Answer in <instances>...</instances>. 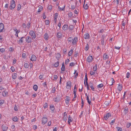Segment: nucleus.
<instances>
[{
	"label": "nucleus",
	"instance_id": "a878e982",
	"mask_svg": "<svg viewBox=\"0 0 131 131\" xmlns=\"http://www.w3.org/2000/svg\"><path fill=\"white\" fill-rule=\"evenodd\" d=\"M43 8L41 6H39V8L38 9V12H41V11L42 10Z\"/></svg>",
	"mask_w": 131,
	"mask_h": 131
},
{
	"label": "nucleus",
	"instance_id": "dca6fc26",
	"mask_svg": "<svg viewBox=\"0 0 131 131\" xmlns=\"http://www.w3.org/2000/svg\"><path fill=\"white\" fill-rule=\"evenodd\" d=\"M109 57L108 56L106 53L104 54L103 56V59L104 60H106Z\"/></svg>",
	"mask_w": 131,
	"mask_h": 131
},
{
	"label": "nucleus",
	"instance_id": "6ab92c4d",
	"mask_svg": "<svg viewBox=\"0 0 131 131\" xmlns=\"http://www.w3.org/2000/svg\"><path fill=\"white\" fill-rule=\"evenodd\" d=\"M60 100V99L59 97V96H57V97L54 99V101L57 102H58Z\"/></svg>",
	"mask_w": 131,
	"mask_h": 131
},
{
	"label": "nucleus",
	"instance_id": "412c9836",
	"mask_svg": "<svg viewBox=\"0 0 131 131\" xmlns=\"http://www.w3.org/2000/svg\"><path fill=\"white\" fill-rule=\"evenodd\" d=\"M110 102L111 101L110 100H107L104 103L107 106L109 105Z\"/></svg>",
	"mask_w": 131,
	"mask_h": 131
},
{
	"label": "nucleus",
	"instance_id": "4be33fe9",
	"mask_svg": "<svg viewBox=\"0 0 131 131\" xmlns=\"http://www.w3.org/2000/svg\"><path fill=\"white\" fill-rule=\"evenodd\" d=\"M88 78H87V74H85V79H84V83L85 84V81L86 82L88 81Z\"/></svg>",
	"mask_w": 131,
	"mask_h": 131
},
{
	"label": "nucleus",
	"instance_id": "cd10ccee",
	"mask_svg": "<svg viewBox=\"0 0 131 131\" xmlns=\"http://www.w3.org/2000/svg\"><path fill=\"white\" fill-rule=\"evenodd\" d=\"M7 93V92L6 90H5L2 92V95L4 96H5L6 95Z\"/></svg>",
	"mask_w": 131,
	"mask_h": 131
},
{
	"label": "nucleus",
	"instance_id": "8fccbe9b",
	"mask_svg": "<svg viewBox=\"0 0 131 131\" xmlns=\"http://www.w3.org/2000/svg\"><path fill=\"white\" fill-rule=\"evenodd\" d=\"M39 78L41 80H43V75H40L39 77Z\"/></svg>",
	"mask_w": 131,
	"mask_h": 131
},
{
	"label": "nucleus",
	"instance_id": "6e6d98bb",
	"mask_svg": "<svg viewBox=\"0 0 131 131\" xmlns=\"http://www.w3.org/2000/svg\"><path fill=\"white\" fill-rule=\"evenodd\" d=\"M105 38V35H102L101 37V40H104Z\"/></svg>",
	"mask_w": 131,
	"mask_h": 131
},
{
	"label": "nucleus",
	"instance_id": "b1692460",
	"mask_svg": "<svg viewBox=\"0 0 131 131\" xmlns=\"http://www.w3.org/2000/svg\"><path fill=\"white\" fill-rule=\"evenodd\" d=\"M86 100L89 103V104H90L91 103V100H89V95H88L86 97Z\"/></svg>",
	"mask_w": 131,
	"mask_h": 131
},
{
	"label": "nucleus",
	"instance_id": "f257e3e1",
	"mask_svg": "<svg viewBox=\"0 0 131 131\" xmlns=\"http://www.w3.org/2000/svg\"><path fill=\"white\" fill-rule=\"evenodd\" d=\"M10 4L9 8L11 10H12L15 8L16 6L15 1L14 0H12L10 2Z\"/></svg>",
	"mask_w": 131,
	"mask_h": 131
},
{
	"label": "nucleus",
	"instance_id": "49530a36",
	"mask_svg": "<svg viewBox=\"0 0 131 131\" xmlns=\"http://www.w3.org/2000/svg\"><path fill=\"white\" fill-rule=\"evenodd\" d=\"M73 40V39L71 37H69L68 38V41L70 42H71Z\"/></svg>",
	"mask_w": 131,
	"mask_h": 131
},
{
	"label": "nucleus",
	"instance_id": "f3484780",
	"mask_svg": "<svg viewBox=\"0 0 131 131\" xmlns=\"http://www.w3.org/2000/svg\"><path fill=\"white\" fill-rule=\"evenodd\" d=\"M25 37H22L20 38V39L19 40L18 42L19 44H20L22 43L23 42V40L22 39L23 38H24Z\"/></svg>",
	"mask_w": 131,
	"mask_h": 131
},
{
	"label": "nucleus",
	"instance_id": "473e14b6",
	"mask_svg": "<svg viewBox=\"0 0 131 131\" xmlns=\"http://www.w3.org/2000/svg\"><path fill=\"white\" fill-rule=\"evenodd\" d=\"M89 46L88 43L86 44L85 47V50L86 51H87L89 49Z\"/></svg>",
	"mask_w": 131,
	"mask_h": 131
},
{
	"label": "nucleus",
	"instance_id": "ddd939ff",
	"mask_svg": "<svg viewBox=\"0 0 131 131\" xmlns=\"http://www.w3.org/2000/svg\"><path fill=\"white\" fill-rule=\"evenodd\" d=\"M58 14L57 13H56L54 15V21L55 23H56L57 22V18L58 16Z\"/></svg>",
	"mask_w": 131,
	"mask_h": 131
},
{
	"label": "nucleus",
	"instance_id": "864d4df0",
	"mask_svg": "<svg viewBox=\"0 0 131 131\" xmlns=\"http://www.w3.org/2000/svg\"><path fill=\"white\" fill-rule=\"evenodd\" d=\"M78 51H75V52L74 53V56L75 57H77L78 56Z\"/></svg>",
	"mask_w": 131,
	"mask_h": 131
},
{
	"label": "nucleus",
	"instance_id": "6e6552de",
	"mask_svg": "<svg viewBox=\"0 0 131 131\" xmlns=\"http://www.w3.org/2000/svg\"><path fill=\"white\" fill-rule=\"evenodd\" d=\"M42 124H44L46 123L47 122V118L45 117H43L42 120Z\"/></svg>",
	"mask_w": 131,
	"mask_h": 131
},
{
	"label": "nucleus",
	"instance_id": "72a5a7b5",
	"mask_svg": "<svg viewBox=\"0 0 131 131\" xmlns=\"http://www.w3.org/2000/svg\"><path fill=\"white\" fill-rule=\"evenodd\" d=\"M72 121H73V119L71 117H70V115H69V117L68 118V122H72Z\"/></svg>",
	"mask_w": 131,
	"mask_h": 131
},
{
	"label": "nucleus",
	"instance_id": "c9c22d12",
	"mask_svg": "<svg viewBox=\"0 0 131 131\" xmlns=\"http://www.w3.org/2000/svg\"><path fill=\"white\" fill-rule=\"evenodd\" d=\"M52 5H51V4L49 5V4L48 7V9L51 10L52 9Z\"/></svg>",
	"mask_w": 131,
	"mask_h": 131
},
{
	"label": "nucleus",
	"instance_id": "423d86ee",
	"mask_svg": "<svg viewBox=\"0 0 131 131\" xmlns=\"http://www.w3.org/2000/svg\"><path fill=\"white\" fill-rule=\"evenodd\" d=\"M111 117V114L110 113H107L106 114L104 115V118L106 120L109 118Z\"/></svg>",
	"mask_w": 131,
	"mask_h": 131
},
{
	"label": "nucleus",
	"instance_id": "5701e85b",
	"mask_svg": "<svg viewBox=\"0 0 131 131\" xmlns=\"http://www.w3.org/2000/svg\"><path fill=\"white\" fill-rule=\"evenodd\" d=\"M61 55L59 53H57L56 55V58L58 60L59 58L60 57Z\"/></svg>",
	"mask_w": 131,
	"mask_h": 131
},
{
	"label": "nucleus",
	"instance_id": "e433bc0d",
	"mask_svg": "<svg viewBox=\"0 0 131 131\" xmlns=\"http://www.w3.org/2000/svg\"><path fill=\"white\" fill-rule=\"evenodd\" d=\"M74 28V26L72 25H70L69 27V30H72Z\"/></svg>",
	"mask_w": 131,
	"mask_h": 131
},
{
	"label": "nucleus",
	"instance_id": "a18cd8bd",
	"mask_svg": "<svg viewBox=\"0 0 131 131\" xmlns=\"http://www.w3.org/2000/svg\"><path fill=\"white\" fill-rule=\"evenodd\" d=\"M5 50L4 48H2L0 49V51L2 53L3 52H5Z\"/></svg>",
	"mask_w": 131,
	"mask_h": 131
},
{
	"label": "nucleus",
	"instance_id": "0eeeda50",
	"mask_svg": "<svg viewBox=\"0 0 131 131\" xmlns=\"http://www.w3.org/2000/svg\"><path fill=\"white\" fill-rule=\"evenodd\" d=\"M2 128L3 131H6L8 129V127L6 125L3 124L2 126Z\"/></svg>",
	"mask_w": 131,
	"mask_h": 131
},
{
	"label": "nucleus",
	"instance_id": "4468645a",
	"mask_svg": "<svg viewBox=\"0 0 131 131\" xmlns=\"http://www.w3.org/2000/svg\"><path fill=\"white\" fill-rule=\"evenodd\" d=\"M36 57L34 55H32L31 57V58L30 59V60L32 61H36Z\"/></svg>",
	"mask_w": 131,
	"mask_h": 131
},
{
	"label": "nucleus",
	"instance_id": "39448f33",
	"mask_svg": "<svg viewBox=\"0 0 131 131\" xmlns=\"http://www.w3.org/2000/svg\"><path fill=\"white\" fill-rule=\"evenodd\" d=\"M78 41V38L77 37H74L73 39L72 42V44L73 45H75L77 43V42Z\"/></svg>",
	"mask_w": 131,
	"mask_h": 131
},
{
	"label": "nucleus",
	"instance_id": "393cba45",
	"mask_svg": "<svg viewBox=\"0 0 131 131\" xmlns=\"http://www.w3.org/2000/svg\"><path fill=\"white\" fill-rule=\"evenodd\" d=\"M33 88L35 91H37L38 89V86L37 85H35L33 86Z\"/></svg>",
	"mask_w": 131,
	"mask_h": 131
},
{
	"label": "nucleus",
	"instance_id": "7ed1b4c3",
	"mask_svg": "<svg viewBox=\"0 0 131 131\" xmlns=\"http://www.w3.org/2000/svg\"><path fill=\"white\" fill-rule=\"evenodd\" d=\"M56 36L59 39H61L62 38L63 34L61 31H57Z\"/></svg>",
	"mask_w": 131,
	"mask_h": 131
},
{
	"label": "nucleus",
	"instance_id": "c03bdc74",
	"mask_svg": "<svg viewBox=\"0 0 131 131\" xmlns=\"http://www.w3.org/2000/svg\"><path fill=\"white\" fill-rule=\"evenodd\" d=\"M83 7L85 9H87L88 7V5L87 4H86L85 6L84 5H83Z\"/></svg>",
	"mask_w": 131,
	"mask_h": 131
},
{
	"label": "nucleus",
	"instance_id": "f8f14e48",
	"mask_svg": "<svg viewBox=\"0 0 131 131\" xmlns=\"http://www.w3.org/2000/svg\"><path fill=\"white\" fill-rule=\"evenodd\" d=\"M83 37L85 39H88L89 38L90 35L88 33H86L84 35Z\"/></svg>",
	"mask_w": 131,
	"mask_h": 131
},
{
	"label": "nucleus",
	"instance_id": "052dcab7",
	"mask_svg": "<svg viewBox=\"0 0 131 131\" xmlns=\"http://www.w3.org/2000/svg\"><path fill=\"white\" fill-rule=\"evenodd\" d=\"M69 59H66L65 61V64H67L69 62Z\"/></svg>",
	"mask_w": 131,
	"mask_h": 131
},
{
	"label": "nucleus",
	"instance_id": "e2e57ef3",
	"mask_svg": "<svg viewBox=\"0 0 131 131\" xmlns=\"http://www.w3.org/2000/svg\"><path fill=\"white\" fill-rule=\"evenodd\" d=\"M56 91V88L55 87H53L51 90V92L52 93H54Z\"/></svg>",
	"mask_w": 131,
	"mask_h": 131
},
{
	"label": "nucleus",
	"instance_id": "9b49d317",
	"mask_svg": "<svg viewBox=\"0 0 131 131\" xmlns=\"http://www.w3.org/2000/svg\"><path fill=\"white\" fill-rule=\"evenodd\" d=\"M68 26L67 24H65L62 27V29L64 30H66L68 29Z\"/></svg>",
	"mask_w": 131,
	"mask_h": 131
},
{
	"label": "nucleus",
	"instance_id": "ea45409f",
	"mask_svg": "<svg viewBox=\"0 0 131 131\" xmlns=\"http://www.w3.org/2000/svg\"><path fill=\"white\" fill-rule=\"evenodd\" d=\"M131 125V123H127L126 127L127 128H129Z\"/></svg>",
	"mask_w": 131,
	"mask_h": 131
},
{
	"label": "nucleus",
	"instance_id": "bf43d9fd",
	"mask_svg": "<svg viewBox=\"0 0 131 131\" xmlns=\"http://www.w3.org/2000/svg\"><path fill=\"white\" fill-rule=\"evenodd\" d=\"M111 80L112 81V83L111 84H110V85H113V83L115 82V81L114 80L113 78H111Z\"/></svg>",
	"mask_w": 131,
	"mask_h": 131
},
{
	"label": "nucleus",
	"instance_id": "2f4dec72",
	"mask_svg": "<svg viewBox=\"0 0 131 131\" xmlns=\"http://www.w3.org/2000/svg\"><path fill=\"white\" fill-rule=\"evenodd\" d=\"M97 65L96 64H95L94 66L93 67V69L94 71H95L97 68Z\"/></svg>",
	"mask_w": 131,
	"mask_h": 131
},
{
	"label": "nucleus",
	"instance_id": "5fc2aeb1",
	"mask_svg": "<svg viewBox=\"0 0 131 131\" xmlns=\"http://www.w3.org/2000/svg\"><path fill=\"white\" fill-rule=\"evenodd\" d=\"M49 21L48 20H46L45 21V24L46 25H49Z\"/></svg>",
	"mask_w": 131,
	"mask_h": 131
},
{
	"label": "nucleus",
	"instance_id": "bb28decb",
	"mask_svg": "<svg viewBox=\"0 0 131 131\" xmlns=\"http://www.w3.org/2000/svg\"><path fill=\"white\" fill-rule=\"evenodd\" d=\"M24 66L26 68H28L29 67V65L28 63H25L24 64Z\"/></svg>",
	"mask_w": 131,
	"mask_h": 131
},
{
	"label": "nucleus",
	"instance_id": "20e7f679",
	"mask_svg": "<svg viewBox=\"0 0 131 131\" xmlns=\"http://www.w3.org/2000/svg\"><path fill=\"white\" fill-rule=\"evenodd\" d=\"M32 38L29 36H27L25 38L26 42L27 43H31L32 40Z\"/></svg>",
	"mask_w": 131,
	"mask_h": 131
},
{
	"label": "nucleus",
	"instance_id": "3c124183",
	"mask_svg": "<svg viewBox=\"0 0 131 131\" xmlns=\"http://www.w3.org/2000/svg\"><path fill=\"white\" fill-rule=\"evenodd\" d=\"M21 8V6L20 4H19L18 5V8L17 10L18 11Z\"/></svg>",
	"mask_w": 131,
	"mask_h": 131
},
{
	"label": "nucleus",
	"instance_id": "1a4fd4ad",
	"mask_svg": "<svg viewBox=\"0 0 131 131\" xmlns=\"http://www.w3.org/2000/svg\"><path fill=\"white\" fill-rule=\"evenodd\" d=\"M93 59V58L92 56H89L87 58V60L88 62L90 63V62H91Z\"/></svg>",
	"mask_w": 131,
	"mask_h": 131
},
{
	"label": "nucleus",
	"instance_id": "37998d69",
	"mask_svg": "<svg viewBox=\"0 0 131 131\" xmlns=\"http://www.w3.org/2000/svg\"><path fill=\"white\" fill-rule=\"evenodd\" d=\"M103 86V84L102 83L99 84L97 86L98 88H101Z\"/></svg>",
	"mask_w": 131,
	"mask_h": 131
},
{
	"label": "nucleus",
	"instance_id": "7c9ffc66",
	"mask_svg": "<svg viewBox=\"0 0 131 131\" xmlns=\"http://www.w3.org/2000/svg\"><path fill=\"white\" fill-rule=\"evenodd\" d=\"M128 108L127 107H126L124 109V111L125 112V114H126L128 112Z\"/></svg>",
	"mask_w": 131,
	"mask_h": 131
},
{
	"label": "nucleus",
	"instance_id": "aec40b11",
	"mask_svg": "<svg viewBox=\"0 0 131 131\" xmlns=\"http://www.w3.org/2000/svg\"><path fill=\"white\" fill-rule=\"evenodd\" d=\"M17 74L16 73H14L12 75V78L14 79H15L17 78Z\"/></svg>",
	"mask_w": 131,
	"mask_h": 131
},
{
	"label": "nucleus",
	"instance_id": "79ce46f5",
	"mask_svg": "<svg viewBox=\"0 0 131 131\" xmlns=\"http://www.w3.org/2000/svg\"><path fill=\"white\" fill-rule=\"evenodd\" d=\"M116 128L117 130V131H123L121 127H116Z\"/></svg>",
	"mask_w": 131,
	"mask_h": 131
},
{
	"label": "nucleus",
	"instance_id": "0e129e2a",
	"mask_svg": "<svg viewBox=\"0 0 131 131\" xmlns=\"http://www.w3.org/2000/svg\"><path fill=\"white\" fill-rule=\"evenodd\" d=\"M129 76L130 73L128 72H127L126 74V77L127 78H128L129 77Z\"/></svg>",
	"mask_w": 131,
	"mask_h": 131
},
{
	"label": "nucleus",
	"instance_id": "a19ab883",
	"mask_svg": "<svg viewBox=\"0 0 131 131\" xmlns=\"http://www.w3.org/2000/svg\"><path fill=\"white\" fill-rule=\"evenodd\" d=\"M59 62L58 61L54 64V66L55 67H57L59 66Z\"/></svg>",
	"mask_w": 131,
	"mask_h": 131
},
{
	"label": "nucleus",
	"instance_id": "c756f323",
	"mask_svg": "<svg viewBox=\"0 0 131 131\" xmlns=\"http://www.w3.org/2000/svg\"><path fill=\"white\" fill-rule=\"evenodd\" d=\"M50 109L52 111H54L55 108L53 105H51L50 106Z\"/></svg>",
	"mask_w": 131,
	"mask_h": 131
},
{
	"label": "nucleus",
	"instance_id": "c85d7f7f",
	"mask_svg": "<svg viewBox=\"0 0 131 131\" xmlns=\"http://www.w3.org/2000/svg\"><path fill=\"white\" fill-rule=\"evenodd\" d=\"M13 120L14 122H17L18 121V118L17 116H15L13 118Z\"/></svg>",
	"mask_w": 131,
	"mask_h": 131
},
{
	"label": "nucleus",
	"instance_id": "f03ea898",
	"mask_svg": "<svg viewBox=\"0 0 131 131\" xmlns=\"http://www.w3.org/2000/svg\"><path fill=\"white\" fill-rule=\"evenodd\" d=\"M29 34L31 36L32 39H35L36 37L35 33L32 30H30L29 32Z\"/></svg>",
	"mask_w": 131,
	"mask_h": 131
},
{
	"label": "nucleus",
	"instance_id": "338daca9",
	"mask_svg": "<svg viewBox=\"0 0 131 131\" xmlns=\"http://www.w3.org/2000/svg\"><path fill=\"white\" fill-rule=\"evenodd\" d=\"M10 69L13 72H14L15 70L13 66L11 67Z\"/></svg>",
	"mask_w": 131,
	"mask_h": 131
},
{
	"label": "nucleus",
	"instance_id": "774afa93",
	"mask_svg": "<svg viewBox=\"0 0 131 131\" xmlns=\"http://www.w3.org/2000/svg\"><path fill=\"white\" fill-rule=\"evenodd\" d=\"M37 125H34L33 126V128L34 130H35L36 129H37Z\"/></svg>",
	"mask_w": 131,
	"mask_h": 131
},
{
	"label": "nucleus",
	"instance_id": "4d7b16f0",
	"mask_svg": "<svg viewBox=\"0 0 131 131\" xmlns=\"http://www.w3.org/2000/svg\"><path fill=\"white\" fill-rule=\"evenodd\" d=\"M93 83L91 82H90L89 84V86L90 87L93 86Z\"/></svg>",
	"mask_w": 131,
	"mask_h": 131
},
{
	"label": "nucleus",
	"instance_id": "a211bd4d",
	"mask_svg": "<svg viewBox=\"0 0 131 131\" xmlns=\"http://www.w3.org/2000/svg\"><path fill=\"white\" fill-rule=\"evenodd\" d=\"M49 38L48 34L47 33H45L44 35V39L46 40H48Z\"/></svg>",
	"mask_w": 131,
	"mask_h": 131
},
{
	"label": "nucleus",
	"instance_id": "f704fd0d",
	"mask_svg": "<svg viewBox=\"0 0 131 131\" xmlns=\"http://www.w3.org/2000/svg\"><path fill=\"white\" fill-rule=\"evenodd\" d=\"M118 90L120 91L122 90V86L120 85H119L117 87Z\"/></svg>",
	"mask_w": 131,
	"mask_h": 131
},
{
	"label": "nucleus",
	"instance_id": "de8ad7c7",
	"mask_svg": "<svg viewBox=\"0 0 131 131\" xmlns=\"http://www.w3.org/2000/svg\"><path fill=\"white\" fill-rule=\"evenodd\" d=\"M22 56L23 58H25L26 56V54L25 53H23L22 54Z\"/></svg>",
	"mask_w": 131,
	"mask_h": 131
},
{
	"label": "nucleus",
	"instance_id": "09e8293b",
	"mask_svg": "<svg viewBox=\"0 0 131 131\" xmlns=\"http://www.w3.org/2000/svg\"><path fill=\"white\" fill-rule=\"evenodd\" d=\"M67 116H63V121L66 122L67 120Z\"/></svg>",
	"mask_w": 131,
	"mask_h": 131
},
{
	"label": "nucleus",
	"instance_id": "603ef678",
	"mask_svg": "<svg viewBox=\"0 0 131 131\" xmlns=\"http://www.w3.org/2000/svg\"><path fill=\"white\" fill-rule=\"evenodd\" d=\"M30 23L29 22H28V24H27V26H26V27L27 28H29L30 27Z\"/></svg>",
	"mask_w": 131,
	"mask_h": 131
},
{
	"label": "nucleus",
	"instance_id": "4c0bfd02",
	"mask_svg": "<svg viewBox=\"0 0 131 131\" xmlns=\"http://www.w3.org/2000/svg\"><path fill=\"white\" fill-rule=\"evenodd\" d=\"M73 52V50L71 49L69 52L68 53V56H71Z\"/></svg>",
	"mask_w": 131,
	"mask_h": 131
},
{
	"label": "nucleus",
	"instance_id": "13d9d810",
	"mask_svg": "<svg viewBox=\"0 0 131 131\" xmlns=\"http://www.w3.org/2000/svg\"><path fill=\"white\" fill-rule=\"evenodd\" d=\"M75 65V63L74 62H71L70 63L69 66L72 67Z\"/></svg>",
	"mask_w": 131,
	"mask_h": 131
},
{
	"label": "nucleus",
	"instance_id": "58836bf2",
	"mask_svg": "<svg viewBox=\"0 0 131 131\" xmlns=\"http://www.w3.org/2000/svg\"><path fill=\"white\" fill-rule=\"evenodd\" d=\"M66 98L65 101H70L71 100L70 98L68 96H66Z\"/></svg>",
	"mask_w": 131,
	"mask_h": 131
},
{
	"label": "nucleus",
	"instance_id": "680f3d73",
	"mask_svg": "<svg viewBox=\"0 0 131 131\" xmlns=\"http://www.w3.org/2000/svg\"><path fill=\"white\" fill-rule=\"evenodd\" d=\"M48 106V104L47 103H45L44 104L43 107L44 108H46Z\"/></svg>",
	"mask_w": 131,
	"mask_h": 131
},
{
	"label": "nucleus",
	"instance_id": "2eb2a0df",
	"mask_svg": "<svg viewBox=\"0 0 131 131\" xmlns=\"http://www.w3.org/2000/svg\"><path fill=\"white\" fill-rule=\"evenodd\" d=\"M71 82L70 81L68 82L67 83L66 88L68 89H69L71 88Z\"/></svg>",
	"mask_w": 131,
	"mask_h": 131
},
{
	"label": "nucleus",
	"instance_id": "9d476101",
	"mask_svg": "<svg viewBox=\"0 0 131 131\" xmlns=\"http://www.w3.org/2000/svg\"><path fill=\"white\" fill-rule=\"evenodd\" d=\"M4 28V24L2 23H0V32H2L3 31Z\"/></svg>",
	"mask_w": 131,
	"mask_h": 131
},
{
	"label": "nucleus",
	"instance_id": "69168bd1",
	"mask_svg": "<svg viewBox=\"0 0 131 131\" xmlns=\"http://www.w3.org/2000/svg\"><path fill=\"white\" fill-rule=\"evenodd\" d=\"M95 73L94 72L92 71H90V74L91 75H94V74H95Z\"/></svg>",
	"mask_w": 131,
	"mask_h": 131
}]
</instances>
